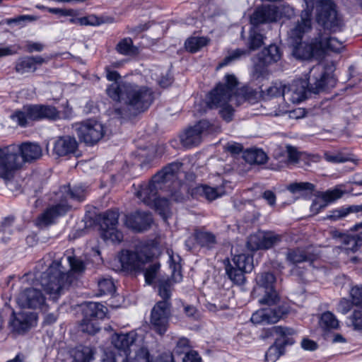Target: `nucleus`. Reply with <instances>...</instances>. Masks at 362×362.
Instances as JSON below:
<instances>
[{
    "instance_id": "1",
    "label": "nucleus",
    "mask_w": 362,
    "mask_h": 362,
    "mask_svg": "<svg viewBox=\"0 0 362 362\" xmlns=\"http://www.w3.org/2000/svg\"><path fill=\"white\" fill-rule=\"evenodd\" d=\"M106 77L112 83L107 86L106 93L115 101L121 103L114 109L119 118L129 119L145 112L152 104L154 96L151 88L134 83L119 81L120 75L116 71L107 69Z\"/></svg>"
},
{
    "instance_id": "2",
    "label": "nucleus",
    "mask_w": 362,
    "mask_h": 362,
    "mask_svg": "<svg viewBox=\"0 0 362 362\" xmlns=\"http://www.w3.org/2000/svg\"><path fill=\"white\" fill-rule=\"evenodd\" d=\"M182 166L173 162L157 173L148 184L141 185L136 196L144 204H172L182 202L184 195L182 183L177 174Z\"/></svg>"
},
{
    "instance_id": "3",
    "label": "nucleus",
    "mask_w": 362,
    "mask_h": 362,
    "mask_svg": "<svg viewBox=\"0 0 362 362\" xmlns=\"http://www.w3.org/2000/svg\"><path fill=\"white\" fill-rule=\"evenodd\" d=\"M311 11L303 10L300 14V19L288 33L289 44L293 48V54L296 58L307 59L319 51L340 52L344 47L343 42L334 37L320 35L309 44L302 42L303 35L311 30Z\"/></svg>"
},
{
    "instance_id": "4",
    "label": "nucleus",
    "mask_w": 362,
    "mask_h": 362,
    "mask_svg": "<svg viewBox=\"0 0 362 362\" xmlns=\"http://www.w3.org/2000/svg\"><path fill=\"white\" fill-rule=\"evenodd\" d=\"M86 270V264L80 258L73 256L66 259L53 261L42 274L40 283L49 298L56 301L74 280L73 274H81Z\"/></svg>"
},
{
    "instance_id": "5",
    "label": "nucleus",
    "mask_w": 362,
    "mask_h": 362,
    "mask_svg": "<svg viewBox=\"0 0 362 362\" xmlns=\"http://www.w3.org/2000/svg\"><path fill=\"white\" fill-rule=\"evenodd\" d=\"M42 154L41 147L30 142L23 143L20 146L11 144L0 148V178L8 185L24 163L36 160Z\"/></svg>"
},
{
    "instance_id": "6",
    "label": "nucleus",
    "mask_w": 362,
    "mask_h": 362,
    "mask_svg": "<svg viewBox=\"0 0 362 362\" xmlns=\"http://www.w3.org/2000/svg\"><path fill=\"white\" fill-rule=\"evenodd\" d=\"M337 79L332 74L324 71L320 65L313 66L309 73L308 83L303 80L294 81L288 86H286L285 100L293 103H299L306 98V87L318 93L335 86Z\"/></svg>"
},
{
    "instance_id": "7",
    "label": "nucleus",
    "mask_w": 362,
    "mask_h": 362,
    "mask_svg": "<svg viewBox=\"0 0 362 362\" xmlns=\"http://www.w3.org/2000/svg\"><path fill=\"white\" fill-rule=\"evenodd\" d=\"M225 83H218L206 98V103L209 108H221L220 115L226 122L233 119V109L228 105L237 93L238 80L233 74L225 76Z\"/></svg>"
},
{
    "instance_id": "8",
    "label": "nucleus",
    "mask_w": 362,
    "mask_h": 362,
    "mask_svg": "<svg viewBox=\"0 0 362 362\" xmlns=\"http://www.w3.org/2000/svg\"><path fill=\"white\" fill-rule=\"evenodd\" d=\"M154 249L153 241H144L135 246L134 251H122L119 257L122 269L127 272L142 271L146 264L152 260Z\"/></svg>"
},
{
    "instance_id": "9",
    "label": "nucleus",
    "mask_w": 362,
    "mask_h": 362,
    "mask_svg": "<svg viewBox=\"0 0 362 362\" xmlns=\"http://www.w3.org/2000/svg\"><path fill=\"white\" fill-rule=\"evenodd\" d=\"M107 308L100 303L87 302L83 305V319L78 325V329L90 335L96 334L100 329V320H103Z\"/></svg>"
},
{
    "instance_id": "10",
    "label": "nucleus",
    "mask_w": 362,
    "mask_h": 362,
    "mask_svg": "<svg viewBox=\"0 0 362 362\" xmlns=\"http://www.w3.org/2000/svg\"><path fill=\"white\" fill-rule=\"evenodd\" d=\"M233 264L228 259L223 261L226 274L228 279L237 285L245 281V273L250 272L253 266V257L250 254H240L233 258Z\"/></svg>"
},
{
    "instance_id": "11",
    "label": "nucleus",
    "mask_w": 362,
    "mask_h": 362,
    "mask_svg": "<svg viewBox=\"0 0 362 362\" xmlns=\"http://www.w3.org/2000/svg\"><path fill=\"white\" fill-rule=\"evenodd\" d=\"M73 128L79 140L90 146L98 143L105 134L103 124L92 119L76 123Z\"/></svg>"
},
{
    "instance_id": "12",
    "label": "nucleus",
    "mask_w": 362,
    "mask_h": 362,
    "mask_svg": "<svg viewBox=\"0 0 362 362\" xmlns=\"http://www.w3.org/2000/svg\"><path fill=\"white\" fill-rule=\"evenodd\" d=\"M317 11L316 20L325 30H328L331 32H336L340 30L342 23L337 16L332 1L330 0L320 1Z\"/></svg>"
},
{
    "instance_id": "13",
    "label": "nucleus",
    "mask_w": 362,
    "mask_h": 362,
    "mask_svg": "<svg viewBox=\"0 0 362 362\" xmlns=\"http://www.w3.org/2000/svg\"><path fill=\"white\" fill-rule=\"evenodd\" d=\"M171 316V303L168 300H160L153 306L151 313V328L160 335L165 333Z\"/></svg>"
},
{
    "instance_id": "14",
    "label": "nucleus",
    "mask_w": 362,
    "mask_h": 362,
    "mask_svg": "<svg viewBox=\"0 0 362 362\" xmlns=\"http://www.w3.org/2000/svg\"><path fill=\"white\" fill-rule=\"evenodd\" d=\"M214 127L207 120H200L193 127H189L180 135V141L183 146L191 148L199 145L204 135L212 132Z\"/></svg>"
},
{
    "instance_id": "15",
    "label": "nucleus",
    "mask_w": 362,
    "mask_h": 362,
    "mask_svg": "<svg viewBox=\"0 0 362 362\" xmlns=\"http://www.w3.org/2000/svg\"><path fill=\"white\" fill-rule=\"evenodd\" d=\"M135 334H115L112 337V344L119 353L114 354L112 362H127L132 350H135Z\"/></svg>"
},
{
    "instance_id": "16",
    "label": "nucleus",
    "mask_w": 362,
    "mask_h": 362,
    "mask_svg": "<svg viewBox=\"0 0 362 362\" xmlns=\"http://www.w3.org/2000/svg\"><path fill=\"white\" fill-rule=\"evenodd\" d=\"M257 284L264 288L265 294L259 299L260 304L275 305L279 300V297L274 289L276 277L272 272H262L258 274L255 278Z\"/></svg>"
},
{
    "instance_id": "17",
    "label": "nucleus",
    "mask_w": 362,
    "mask_h": 362,
    "mask_svg": "<svg viewBox=\"0 0 362 362\" xmlns=\"http://www.w3.org/2000/svg\"><path fill=\"white\" fill-rule=\"evenodd\" d=\"M272 334L282 337L283 345L274 344L271 346L265 354L266 362H275L284 354V345L291 344L293 342L288 337L293 335L295 330L289 327L274 326L272 328Z\"/></svg>"
},
{
    "instance_id": "18",
    "label": "nucleus",
    "mask_w": 362,
    "mask_h": 362,
    "mask_svg": "<svg viewBox=\"0 0 362 362\" xmlns=\"http://www.w3.org/2000/svg\"><path fill=\"white\" fill-rule=\"evenodd\" d=\"M153 223L152 215L148 212L136 211L125 215V226L136 233H143L149 230Z\"/></svg>"
},
{
    "instance_id": "19",
    "label": "nucleus",
    "mask_w": 362,
    "mask_h": 362,
    "mask_svg": "<svg viewBox=\"0 0 362 362\" xmlns=\"http://www.w3.org/2000/svg\"><path fill=\"white\" fill-rule=\"evenodd\" d=\"M17 302L21 308H41L45 305V297L40 290L35 288H27L20 293Z\"/></svg>"
},
{
    "instance_id": "20",
    "label": "nucleus",
    "mask_w": 362,
    "mask_h": 362,
    "mask_svg": "<svg viewBox=\"0 0 362 362\" xmlns=\"http://www.w3.org/2000/svg\"><path fill=\"white\" fill-rule=\"evenodd\" d=\"M69 206V205H52L47 207L37 216L35 221L36 226L42 228L54 223L59 217L66 214L70 209Z\"/></svg>"
},
{
    "instance_id": "21",
    "label": "nucleus",
    "mask_w": 362,
    "mask_h": 362,
    "mask_svg": "<svg viewBox=\"0 0 362 362\" xmlns=\"http://www.w3.org/2000/svg\"><path fill=\"white\" fill-rule=\"evenodd\" d=\"M278 11L275 6H262L257 8L250 16V23L253 28L263 23L277 21Z\"/></svg>"
},
{
    "instance_id": "22",
    "label": "nucleus",
    "mask_w": 362,
    "mask_h": 362,
    "mask_svg": "<svg viewBox=\"0 0 362 362\" xmlns=\"http://www.w3.org/2000/svg\"><path fill=\"white\" fill-rule=\"evenodd\" d=\"M47 62L48 59L39 55L22 57L16 62L15 71L21 75L33 73L39 66Z\"/></svg>"
},
{
    "instance_id": "23",
    "label": "nucleus",
    "mask_w": 362,
    "mask_h": 362,
    "mask_svg": "<svg viewBox=\"0 0 362 362\" xmlns=\"http://www.w3.org/2000/svg\"><path fill=\"white\" fill-rule=\"evenodd\" d=\"M351 191L352 189L349 185L346 184H341L324 192H316L315 197L322 199L325 202H333L346 194H351Z\"/></svg>"
},
{
    "instance_id": "24",
    "label": "nucleus",
    "mask_w": 362,
    "mask_h": 362,
    "mask_svg": "<svg viewBox=\"0 0 362 362\" xmlns=\"http://www.w3.org/2000/svg\"><path fill=\"white\" fill-rule=\"evenodd\" d=\"M12 118L16 119L18 124L22 127L26 125L28 119H42L41 105L24 106L23 110L16 112L12 115Z\"/></svg>"
},
{
    "instance_id": "25",
    "label": "nucleus",
    "mask_w": 362,
    "mask_h": 362,
    "mask_svg": "<svg viewBox=\"0 0 362 362\" xmlns=\"http://www.w3.org/2000/svg\"><path fill=\"white\" fill-rule=\"evenodd\" d=\"M60 200L57 199L54 200L55 204H63V202H67L69 199H71L73 202H81L84 200L86 197V190L81 186L74 187L71 189L67 186L62 187L59 192L56 194Z\"/></svg>"
},
{
    "instance_id": "26",
    "label": "nucleus",
    "mask_w": 362,
    "mask_h": 362,
    "mask_svg": "<svg viewBox=\"0 0 362 362\" xmlns=\"http://www.w3.org/2000/svg\"><path fill=\"white\" fill-rule=\"evenodd\" d=\"M77 148L78 143L74 137L64 136L54 141L53 151L59 156H65L74 153Z\"/></svg>"
},
{
    "instance_id": "27",
    "label": "nucleus",
    "mask_w": 362,
    "mask_h": 362,
    "mask_svg": "<svg viewBox=\"0 0 362 362\" xmlns=\"http://www.w3.org/2000/svg\"><path fill=\"white\" fill-rule=\"evenodd\" d=\"M286 258L292 264H297L304 262H312L315 256L310 251L309 248H293L288 249Z\"/></svg>"
},
{
    "instance_id": "28",
    "label": "nucleus",
    "mask_w": 362,
    "mask_h": 362,
    "mask_svg": "<svg viewBox=\"0 0 362 362\" xmlns=\"http://www.w3.org/2000/svg\"><path fill=\"white\" fill-rule=\"evenodd\" d=\"M286 189L292 194H297L303 198H310L315 196V193L318 192L316 186L308 182H295L287 185Z\"/></svg>"
},
{
    "instance_id": "29",
    "label": "nucleus",
    "mask_w": 362,
    "mask_h": 362,
    "mask_svg": "<svg viewBox=\"0 0 362 362\" xmlns=\"http://www.w3.org/2000/svg\"><path fill=\"white\" fill-rule=\"evenodd\" d=\"M9 326L13 332L23 334L30 328V317L25 313L13 314V318L11 320Z\"/></svg>"
},
{
    "instance_id": "30",
    "label": "nucleus",
    "mask_w": 362,
    "mask_h": 362,
    "mask_svg": "<svg viewBox=\"0 0 362 362\" xmlns=\"http://www.w3.org/2000/svg\"><path fill=\"white\" fill-rule=\"evenodd\" d=\"M119 212L117 210H108L97 216L101 231L116 227L118 223Z\"/></svg>"
},
{
    "instance_id": "31",
    "label": "nucleus",
    "mask_w": 362,
    "mask_h": 362,
    "mask_svg": "<svg viewBox=\"0 0 362 362\" xmlns=\"http://www.w3.org/2000/svg\"><path fill=\"white\" fill-rule=\"evenodd\" d=\"M193 235L197 244L202 247L211 250L217 243L216 235L209 231L195 229Z\"/></svg>"
},
{
    "instance_id": "32",
    "label": "nucleus",
    "mask_w": 362,
    "mask_h": 362,
    "mask_svg": "<svg viewBox=\"0 0 362 362\" xmlns=\"http://www.w3.org/2000/svg\"><path fill=\"white\" fill-rule=\"evenodd\" d=\"M280 48L276 45H270L264 48L259 54V60L264 65L271 64L278 62L281 57Z\"/></svg>"
},
{
    "instance_id": "33",
    "label": "nucleus",
    "mask_w": 362,
    "mask_h": 362,
    "mask_svg": "<svg viewBox=\"0 0 362 362\" xmlns=\"http://www.w3.org/2000/svg\"><path fill=\"white\" fill-rule=\"evenodd\" d=\"M42 119H47L57 120L59 119H69L71 115V109H67L64 113H61L56 107L51 105H41Z\"/></svg>"
},
{
    "instance_id": "34",
    "label": "nucleus",
    "mask_w": 362,
    "mask_h": 362,
    "mask_svg": "<svg viewBox=\"0 0 362 362\" xmlns=\"http://www.w3.org/2000/svg\"><path fill=\"white\" fill-rule=\"evenodd\" d=\"M350 213H360L359 216L362 217V205H351L345 209L342 208L339 210H334L328 216V218L335 221L345 217ZM360 228H362V222L354 226L355 230H358Z\"/></svg>"
},
{
    "instance_id": "35",
    "label": "nucleus",
    "mask_w": 362,
    "mask_h": 362,
    "mask_svg": "<svg viewBox=\"0 0 362 362\" xmlns=\"http://www.w3.org/2000/svg\"><path fill=\"white\" fill-rule=\"evenodd\" d=\"M244 160L250 164H263L267 160V156L261 149H247L243 153Z\"/></svg>"
},
{
    "instance_id": "36",
    "label": "nucleus",
    "mask_w": 362,
    "mask_h": 362,
    "mask_svg": "<svg viewBox=\"0 0 362 362\" xmlns=\"http://www.w3.org/2000/svg\"><path fill=\"white\" fill-rule=\"evenodd\" d=\"M95 351L90 346L79 345L73 351V357L76 362H90L93 359Z\"/></svg>"
},
{
    "instance_id": "37",
    "label": "nucleus",
    "mask_w": 362,
    "mask_h": 362,
    "mask_svg": "<svg viewBox=\"0 0 362 362\" xmlns=\"http://www.w3.org/2000/svg\"><path fill=\"white\" fill-rule=\"evenodd\" d=\"M117 52L124 56L135 55L138 53V49L133 44L130 37H124L121 40L115 47Z\"/></svg>"
},
{
    "instance_id": "38",
    "label": "nucleus",
    "mask_w": 362,
    "mask_h": 362,
    "mask_svg": "<svg viewBox=\"0 0 362 362\" xmlns=\"http://www.w3.org/2000/svg\"><path fill=\"white\" fill-rule=\"evenodd\" d=\"M197 189L199 193L202 194L209 201L215 200L225 193L222 187H212L208 185H201Z\"/></svg>"
},
{
    "instance_id": "39",
    "label": "nucleus",
    "mask_w": 362,
    "mask_h": 362,
    "mask_svg": "<svg viewBox=\"0 0 362 362\" xmlns=\"http://www.w3.org/2000/svg\"><path fill=\"white\" fill-rule=\"evenodd\" d=\"M324 158L329 163H340L348 161L353 162L355 164H358V160L353 158L351 154H345L342 152L331 153L325 152L324 153Z\"/></svg>"
},
{
    "instance_id": "40",
    "label": "nucleus",
    "mask_w": 362,
    "mask_h": 362,
    "mask_svg": "<svg viewBox=\"0 0 362 362\" xmlns=\"http://www.w3.org/2000/svg\"><path fill=\"white\" fill-rule=\"evenodd\" d=\"M209 42V40L205 37H191L185 41V46L187 51L194 53L206 46Z\"/></svg>"
},
{
    "instance_id": "41",
    "label": "nucleus",
    "mask_w": 362,
    "mask_h": 362,
    "mask_svg": "<svg viewBox=\"0 0 362 362\" xmlns=\"http://www.w3.org/2000/svg\"><path fill=\"white\" fill-rule=\"evenodd\" d=\"M248 51L242 49H236L229 51L228 55L221 62L218 66V69L227 66L233 62L240 59L242 57L247 55Z\"/></svg>"
},
{
    "instance_id": "42",
    "label": "nucleus",
    "mask_w": 362,
    "mask_h": 362,
    "mask_svg": "<svg viewBox=\"0 0 362 362\" xmlns=\"http://www.w3.org/2000/svg\"><path fill=\"white\" fill-rule=\"evenodd\" d=\"M286 86L281 82L276 81L262 92L268 98L283 96L285 98Z\"/></svg>"
},
{
    "instance_id": "43",
    "label": "nucleus",
    "mask_w": 362,
    "mask_h": 362,
    "mask_svg": "<svg viewBox=\"0 0 362 362\" xmlns=\"http://www.w3.org/2000/svg\"><path fill=\"white\" fill-rule=\"evenodd\" d=\"M281 240V235L272 231H263L262 250L272 247Z\"/></svg>"
},
{
    "instance_id": "44",
    "label": "nucleus",
    "mask_w": 362,
    "mask_h": 362,
    "mask_svg": "<svg viewBox=\"0 0 362 362\" xmlns=\"http://www.w3.org/2000/svg\"><path fill=\"white\" fill-rule=\"evenodd\" d=\"M320 325L323 329H335L338 327L339 322L330 312L324 313L320 320Z\"/></svg>"
},
{
    "instance_id": "45",
    "label": "nucleus",
    "mask_w": 362,
    "mask_h": 362,
    "mask_svg": "<svg viewBox=\"0 0 362 362\" xmlns=\"http://www.w3.org/2000/svg\"><path fill=\"white\" fill-rule=\"evenodd\" d=\"M263 35L259 33L257 28H252L250 31L247 46L250 50H255L263 44Z\"/></svg>"
},
{
    "instance_id": "46",
    "label": "nucleus",
    "mask_w": 362,
    "mask_h": 362,
    "mask_svg": "<svg viewBox=\"0 0 362 362\" xmlns=\"http://www.w3.org/2000/svg\"><path fill=\"white\" fill-rule=\"evenodd\" d=\"M263 231H257L250 235L247 240V247L251 251L262 250Z\"/></svg>"
},
{
    "instance_id": "47",
    "label": "nucleus",
    "mask_w": 362,
    "mask_h": 362,
    "mask_svg": "<svg viewBox=\"0 0 362 362\" xmlns=\"http://www.w3.org/2000/svg\"><path fill=\"white\" fill-rule=\"evenodd\" d=\"M101 237L105 241H110L113 243H119L123 239L122 232L117 230L116 227L101 231Z\"/></svg>"
},
{
    "instance_id": "48",
    "label": "nucleus",
    "mask_w": 362,
    "mask_h": 362,
    "mask_svg": "<svg viewBox=\"0 0 362 362\" xmlns=\"http://www.w3.org/2000/svg\"><path fill=\"white\" fill-rule=\"evenodd\" d=\"M192 345L189 339L186 337L180 338L177 343L176 346L174 348V353L177 355L185 354V356L194 350L192 349Z\"/></svg>"
},
{
    "instance_id": "49",
    "label": "nucleus",
    "mask_w": 362,
    "mask_h": 362,
    "mask_svg": "<svg viewBox=\"0 0 362 362\" xmlns=\"http://www.w3.org/2000/svg\"><path fill=\"white\" fill-rule=\"evenodd\" d=\"M100 295L112 294L115 291V286L111 279L102 278L98 281Z\"/></svg>"
},
{
    "instance_id": "50",
    "label": "nucleus",
    "mask_w": 362,
    "mask_h": 362,
    "mask_svg": "<svg viewBox=\"0 0 362 362\" xmlns=\"http://www.w3.org/2000/svg\"><path fill=\"white\" fill-rule=\"evenodd\" d=\"M349 298L356 308H362V285H356L349 292Z\"/></svg>"
},
{
    "instance_id": "51",
    "label": "nucleus",
    "mask_w": 362,
    "mask_h": 362,
    "mask_svg": "<svg viewBox=\"0 0 362 362\" xmlns=\"http://www.w3.org/2000/svg\"><path fill=\"white\" fill-rule=\"evenodd\" d=\"M135 354L132 356L131 354L128 356L127 362H150L149 353L147 349L141 347L138 349L134 350Z\"/></svg>"
},
{
    "instance_id": "52",
    "label": "nucleus",
    "mask_w": 362,
    "mask_h": 362,
    "mask_svg": "<svg viewBox=\"0 0 362 362\" xmlns=\"http://www.w3.org/2000/svg\"><path fill=\"white\" fill-rule=\"evenodd\" d=\"M158 294L163 298L162 300L170 301L171 296V282L170 280L160 281L158 284Z\"/></svg>"
},
{
    "instance_id": "53",
    "label": "nucleus",
    "mask_w": 362,
    "mask_h": 362,
    "mask_svg": "<svg viewBox=\"0 0 362 362\" xmlns=\"http://www.w3.org/2000/svg\"><path fill=\"white\" fill-rule=\"evenodd\" d=\"M349 320L354 329L362 330V308L355 309L350 315Z\"/></svg>"
},
{
    "instance_id": "54",
    "label": "nucleus",
    "mask_w": 362,
    "mask_h": 362,
    "mask_svg": "<svg viewBox=\"0 0 362 362\" xmlns=\"http://www.w3.org/2000/svg\"><path fill=\"white\" fill-rule=\"evenodd\" d=\"M159 269L160 264L158 262H156L149 265V267L146 269L144 276L147 284H151L153 283Z\"/></svg>"
},
{
    "instance_id": "55",
    "label": "nucleus",
    "mask_w": 362,
    "mask_h": 362,
    "mask_svg": "<svg viewBox=\"0 0 362 362\" xmlns=\"http://www.w3.org/2000/svg\"><path fill=\"white\" fill-rule=\"evenodd\" d=\"M267 324L276 323L281 317L283 313L279 308H266Z\"/></svg>"
},
{
    "instance_id": "56",
    "label": "nucleus",
    "mask_w": 362,
    "mask_h": 362,
    "mask_svg": "<svg viewBox=\"0 0 362 362\" xmlns=\"http://www.w3.org/2000/svg\"><path fill=\"white\" fill-rule=\"evenodd\" d=\"M266 308L260 309L254 313L251 317V321L254 324H267Z\"/></svg>"
},
{
    "instance_id": "57",
    "label": "nucleus",
    "mask_w": 362,
    "mask_h": 362,
    "mask_svg": "<svg viewBox=\"0 0 362 362\" xmlns=\"http://www.w3.org/2000/svg\"><path fill=\"white\" fill-rule=\"evenodd\" d=\"M354 306L351 299L342 298L338 304L337 310L343 315L347 314Z\"/></svg>"
},
{
    "instance_id": "58",
    "label": "nucleus",
    "mask_w": 362,
    "mask_h": 362,
    "mask_svg": "<svg viewBox=\"0 0 362 362\" xmlns=\"http://www.w3.org/2000/svg\"><path fill=\"white\" fill-rule=\"evenodd\" d=\"M153 206L155 211L165 221L172 215L170 205H153Z\"/></svg>"
},
{
    "instance_id": "59",
    "label": "nucleus",
    "mask_w": 362,
    "mask_h": 362,
    "mask_svg": "<svg viewBox=\"0 0 362 362\" xmlns=\"http://www.w3.org/2000/svg\"><path fill=\"white\" fill-rule=\"evenodd\" d=\"M81 25H99L103 23V21L95 15H89L88 16L82 17L81 21Z\"/></svg>"
},
{
    "instance_id": "60",
    "label": "nucleus",
    "mask_w": 362,
    "mask_h": 362,
    "mask_svg": "<svg viewBox=\"0 0 362 362\" xmlns=\"http://www.w3.org/2000/svg\"><path fill=\"white\" fill-rule=\"evenodd\" d=\"M278 11V18L279 17L291 18L294 15V10L288 5H281L279 7L276 6Z\"/></svg>"
},
{
    "instance_id": "61",
    "label": "nucleus",
    "mask_w": 362,
    "mask_h": 362,
    "mask_svg": "<svg viewBox=\"0 0 362 362\" xmlns=\"http://www.w3.org/2000/svg\"><path fill=\"white\" fill-rule=\"evenodd\" d=\"M20 47L18 45H13L8 47H0V57L13 55L17 54Z\"/></svg>"
},
{
    "instance_id": "62",
    "label": "nucleus",
    "mask_w": 362,
    "mask_h": 362,
    "mask_svg": "<svg viewBox=\"0 0 362 362\" xmlns=\"http://www.w3.org/2000/svg\"><path fill=\"white\" fill-rule=\"evenodd\" d=\"M36 20H37L36 16H30V15H22V16H19L16 18L8 19V23L10 24V23H14L21 24L25 22H28V21L31 22V21H35Z\"/></svg>"
},
{
    "instance_id": "63",
    "label": "nucleus",
    "mask_w": 362,
    "mask_h": 362,
    "mask_svg": "<svg viewBox=\"0 0 362 362\" xmlns=\"http://www.w3.org/2000/svg\"><path fill=\"white\" fill-rule=\"evenodd\" d=\"M286 152L288 160L291 163H297L299 160L300 154L297 149L291 146H286Z\"/></svg>"
},
{
    "instance_id": "64",
    "label": "nucleus",
    "mask_w": 362,
    "mask_h": 362,
    "mask_svg": "<svg viewBox=\"0 0 362 362\" xmlns=\"http://www.w3.org/2000/svg\"><path fill=\"white\" fill-rule=\"evenodd\" d=\"M183 362H202V358L198 352L193 351L187 353L182 358Z\"/></svg>"
}]
</instances>
